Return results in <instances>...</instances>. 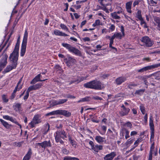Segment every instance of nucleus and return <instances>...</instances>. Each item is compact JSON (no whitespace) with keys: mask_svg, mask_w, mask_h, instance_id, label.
I'll return each mask as SVG.
<instances>
[{"mask_svg":"<svg viewBox=\"0 0 160 160\" xmlns=\"http://www.w3.org/2000/svg\"><path fill=\"white\" fill-rule=\"evenodd\" d=\"M41 77V76L40 74H38L37 76H36L31 82L30 84H34L38 82H42V81H44L45 80H47V79H44V80H41L40 77Z\"/></svg>","mask_w":160,"mask_h":160,"instance_id":"nucleus-14","label":"nucleus"},{"mask_svg":"<svg viewBox=\"0 0 160 160\" xmlns=\"http://www.w3.org/2000/svg\"><path fill=\"white\" fill-rule=\"evenodd\" d=\"M139 20L141 21L140 24L142 25L143 24H145L146 22L142 18H141V19H140Z\"/></svg>","mask_w":160,"mask_h":160,"instance_id":"nucleus-64","label":"nucleus"},{"mask_svg":"<svg viewBox=\"0 0 160 160\" xmlns=\"http://www.w3.org/2000/svg\"><path fill=\"white\" fill-rule=\"evenodd\" d=\"M15 96V93H13L12 92L10 97V99L11 100H13Z\"/></svg>","mask_w":160,"mask_h":160,"instance_id":"nucleus-63","label":"nucleus"},{"mask_svg":"<svg viewBox=\"0 0 160 160\" xmlns=\"http://www.w3.org/2000/svg\"><path fill=\"white\" fill-rule=\"evenodd\" d=\"M149 125L151 131H154V125L153 123V120L152 116H150V117Z\"/></svg>","mask_w":160,"mask_h":160,"instance_id":"nucleus-23","label":"nucleus"},{"mask_svg":"<svg viewBox=\"0 0 160 160\" xmlns=\"http://www.w3.org/2000/svg\"><path fill=\"white\" fill-rule=\"evenodd\" d=\"M92 98L96 100H102V98L98 96H96L94 97H93Z\"/></svg>","mask_w":160,"mask_h":160,"instance_id":"nucleus-54","label":"nucleus"},{"mask_svg":"<svg viewBox=\"0 0 160 160\" xmlns=\"http://www.w3.org/2000/svg\"><path fill=\"white\" fill-rule=\"evenodd\" d=\"M41 116L40 115H35L32 121L29 123V124L31 125V127L32 128L35 127V125L41 122V121L40 119Z\"/></svg>","mask_w":160,"mask_h":160,"instance_id":"nucleus-8","label":"nucleus"},{"mask_svg":"<svg viewBox=\"0 0 160 160\" xmlns=\"http://www.w3.org/2000/svg\"><path fill=\"white\" fill-rule=\"evenodd\" d=\"M53 33L54 34H55L57 36H62L64 37L68 36L67 34L62 32L61 31H60L58 29L55 30L53 32Z\"/></svg>","mask_w":160,"mask_h":160,"instance_id":"nucleus-19","label":"nucleus"},{"mask_svg":"<svg viewBox=\"0 0 160 160\" xmlns=\"http://www.w3.org/2000/svg\"><path fill=\"white\" fill-rule=\"evenodd\" d=\"M18 51V49H14L13 52L11 54L9 57V59L11 64L17 66L19 56Z\"/></svg>","mask_w":160,"mask_h":160,"instance_id":"nucleus-3","label":"nucleus"},{"mask_svg":"<svg viewBox=\"0 0 160 160\" xmlns=\"http://www.w3.org/2000/svg\"><path fill=\"white\" fill-rule=\"evenodd\" d=\"M115 28V26L113 24H111L110 27L109 28V29H110L111 31H113Z\"/></svg>","mask_w":160,"mask_h":160,"instance_id":"nucleus-56","label":"nucleus"},{"mask_svg":"<svg viewBox=\"0 0 160 160\" xmlns=\"http://www.w3.org/2000/svg\"><path fill=\"white\" fill-rule=\"evenodd\" d=\"M58 114L63 115L66 117H69L71 115V113L68 111L64 110H58Z\"/></svg>","mask_w":160,"mask_h":160,"instance_id":"nucleus-16","label":"nucleus"},{"mask_svg":"<svg viewBox=\"0 0 160 160\" xmlns=\"http://www.w3.org/2000/svg\"><path fill=\"white\" fill-rule=\"evenodd\" d=\"M55 141L56 142H59L61 144H63L64 141L61 138L64 139L67 138V134L66 132L63 130L57 131L54 134Z\"/></svg>","mask_w":160,"mask_h":160,"instance_id":"nucleus-2","label":"nucleus"},{"mask_svg":"<svg viewBox=\"0 0 160 160\" xmlns=\"http://www.w3.org/2000/svg\"><path fill=\"white\" fill-rule=\"evenodd\" d=\"M140 2V1L139 0H136L133 2V7H134L136 5H138L139 4V3Z\"/></svg>","mask_w":160,"mask_h":160,"instance_id":"nucleus-50","label":"nucleus"},{"mask_svg":"<svg viewBox=\"0 0 160 160\" xmlns=\"http://www.w3.org/2000/svg\"><path fill=\"white\" fill-rule=\"evenodd\" d=\"M140 109L141 110V112L143 114H145V108L144 107V105L142 104H141L140 106Z\"/></svg>","mask_w":160,"mask_h":160,"instance_id":"nucleus-37","label":"nucleus"},{"mask_svg":"<svg viewBox=\"0 0 160 160\" xmlns=\"http://www.w3.org/2000/svg\"><path fill=\"white\" fill-rule=\"evenodd\" d=\"M54 68L57 71H61L62 70V69L61 67L59 65H56L54 67Z\"/></svg>","mask_w":160,"mask_h":160,"instance_id":"nucleus-48","label":"nucleus"},{"mask_svg":"<svg viewBox=\"0 0 160 160\" xmlns=\"http://www.w3.org/2000/svg\"><path fill=\"white\" fill-rule=\"evenodd\" d=\"M22 81V78H21L19 80V81H18V83L17 84L16 86L17 87H19L18 90H19L21 88H22V85L21 84L20 85L21 82Z\"/></svg>","mask_w":160,"mask_h":160,"instance_id":"nucleus-46","label":"nucleus"},{"mask_svg":"<svg viewBox=\"0 0 160 160\" xmlns=\"http://www.w3.org/2000/svg\"><path fill=\"white\" fill-rule=\"evenodd\" d=\"M42 84L41 83H39L34 85L30 86L28 89L27 91L29 92L31 91L35 90L40 88Z\"/></svg>","mask_w":160,"mask_h":160,"instance_id":"nucleus-12","label":"nucleus"},{"mask_svg":"<svg viewBox=\"0 0 160 160\" xmlns=\"http://www.w3.org/2000/svg\"><path fill=\"white\" fill-rule=\"evenodd\" d=\"M134 141V140L132 139L131 140H129V139L126 142L127 145H128V144H132Z\"/></svg>","mask_w":160,"mask_h":160,"instance_id":"nucleus-55","label":"nucleus"},{"mask_svg":"<svg viewBox=\"0 0 160 160\" xmlns=\"http://www.w3.org/2000/svg\"><path fill=\"white\" fill-rule=\"evenodd\" d=\"M159 67H160V63L145 67L138 70V72H142L144 71L156 68Z\"/></svg>","mask_w":160,"mask_h":160,"instance_id":"nucleus-9","label":"nucleus"},{"mask_svg":"<svg viewBox=\"0 0 160 160\" xmlns=\"http://www.w3.org/2000/svg\"><path fill=\"white\" fill-rule=\"evenodd\" d=\"M29 96V92H28V91H27L25 95V96L23 97V99L25 100L26 101L28 98V97Z\"/></svg>","mask_w":160,"mask_h":160,"instance_id":"nucleus-49","label":"nucleus"},{"mask_svg":"<svg viewBox=\"0 0 160 160\" xmlns=\"http://www.w3.org/2000/svg\"><path fill=\"white\" fill-rule=\"evenodd\" d=\"M21 103H17L15 105L13 106V108L16 111L19 110L21 108Z\"/></svg>","mask_w":160,"mask_h":160,"instance_id":"nucleus-28","label":"nucleus"},{"mask_svg":"<svg viewBox=\"0 0 160 160\" xmlns=\"http://www.w3.org/2000/svg\"><path fill=\"white\" fill-rule=\"evenodd\" d=\"M126 80V78L125 77H121L116 78L115 81L117 85H120Z\"/></svg>","mask_w":160,"mask_h":160,"instance_id":"nucleus-17","label":"nucleus"},{"mask_svg":"<svg viewBox=\"0 0 160 160\" xmlns=\"http://www.w3.org/2000/svg\"><path fill=\"white\" fill-rule=\"evenodd\" d=\"M17 66L13 64H11V65H8L4 70V72L6 73L8 72L12 69L15 68Z\"/></svg>","mask_w":160,"mask_h":160,"instance_id":"nucleus-18","label":"nucleus"},{"mask_svg":"<svg viewBox=\"0 0 160 160\" xmlns=\"http://www.w3.org/2000/svg\"><path fill=\"white\" fill-rule=\"evenodd\" d=\"M28 37V32L27 30H26L24 32L23 39L21 46V48L20 53V55L21 57L24 56L26 52Z\"/></svg>","mask_w":160,"mask_h":160,"instance_id":"nucleus-4","label":"nucleus"},{"mask_svg":"<svg viewBox=\"0 0 160 160\" xmlns=\"http://www.w3.org/2000/svg\"><path fill=\"white\" fill-rule=\"evenodd\" d=\"M120 31L122 32V34L123 35V36H125L124 28L123 26H122L120 27Z\"/></svg>","mask_w":160,"mask_h":160,"instance_id":"nucleus-57","label":"nucleus"},{"mask_svg":"<svg viewBox=\"0 0 160 160\" xmlns=\"http://www.w3.org/2000/svg\"><path fill=\"white\" fill-rule=\"evenodd\" d=\"M116 155V153L115 152H112L106 155L104 157L103 159L104 160H112Z\"/></svg>","mask_w":160,"mask_h":160,"instance_id":"nucleus-13","label":"nucleus"},{"mask_svg":"<svg viewBox=\"0 0 160 160\" xmlns=\"http://www.w3.org/2000/svg\"><path fill=\"white\" fill-rule=\"evenodd\" d=\"M136 17L138 18L139 20L142 18L141 14V11L140 10H138L136 13Z\"/></svg>","mask_w":160,"mask_h":160,"instance_id":"nucleus-31","label":"nucleus"},{"mask_svg":"<svg viewBox=\"0 0 160 160\" xmlns=\"http://www.w3.org/2000/svg\"><path fill=\"white\" fill-rule=\"evenodd\" d=\"M68 101L67 99H60V104L64 103Z\"/></svg>","mask_w":160,"mask_h":160,"instance_id":"nucleus-52","label":"nucleus"},{"mask_svg":"<svg viewBox=\"0 0 160 160\" xmlns=\"http://www.w3.org/2000/svg\"><path fill=\"white\" fill-rule=\"evenodd\" d=\"M140 41L142 43V46L146 47H151L154 44L151 39L147 36L142 37L140 39Z\"/></svg>","mask_w":160,"mask_h":160,"instance_id":"nucleus-6","label":"nucleus"},{"mask_svg":"<svg viewBox=\"0 0 160 160\" xmlns=\"http://www.w3.org/2000/svg\"><path fill=\"white\" fill-rule=\"evenodd\" d=\"M145 90L144 89H141L140 90H136L135 94L138 95H141L144 92Z\"/></svg>","mask_w":160,"mask_h":160,"instance_id":"nucleus-39","label":"nucleus"},{"mask_svg":"<svg viewBox=\"0 0 160 160\" xmlns=\"http://www.w3.org/2000/svg\"><path fill=\"white\" fill-rule=\"evenodd\" d=\"M154 20L158 24V27L159 28L158 30L160 29V18L158 17H155L154 18Z\"/></svg>","mask_w":160,"mask_h":160,"instance_id":"nucleus-27","label":"nucleus"},{"mask_svg":"<svg viewBox=\"0 0 160 160\" xmlns=\"http://www.w3.org/2000/svg\"><path fill=\"white\" fill-rule=\"evenodd\" d=\"M83 86L86 88L95 90H101L104 87L102 83L97 80H94L85 83Z\"/></svg>","mask_w":160,"mask_h":160,"instance_id":"nucleus-1","label":"nucleus"},{"mask_svg":"<svg viewBox=\"0 0 160 160\" xmlns=\"http://www.w3.org/2000/svg\"><path fill=\"white\" fill-rule=\"evenodd\" d=\"M152 74H151L148 76H145L141 77V79L143 81L145 85L148 86V82L147 81V79L150 78Z\"/></svg>","mask_w":160,"mask_h":160,"instance_id":"nucleus-24","label":"nucleus"},{"mask_svg":"<svg viewBox=\"0 0 160 160\" xmlns=\"http://www.w3.org/2000/svg\"><path fill=\"white\" fill-rule=\"evenodd\" d=\"M52 104L54 106L59 105L58 100H54L52 102Z\"/></svg>","mask_w":160,"mask_h":160,"instance_id":"nucleus-53","label":"nucleus"},{"mask_svg":"<svg viewBox=\"0 0 160 160\" xmlns=\"http://www.w3.org/2000/svg\"><path fill=\"white\" fill-rule=\"evenodd\" d=\"M0 122L7 129L9 128L11 126V125L2 119H0Z\"/></svg>","mask_w":160,"mask_h":160,"instance_id":"nucleus-26","label":"nucleus"},{"mask_svg":"<svg viewBox=\"0 0 160 160\" xmlns=\"http://www.w3.org/2000/svg\"><path fill=\"white\" fill-rule=\"evenodd\" d=\"M32 154V150L31 148H29L28 152L24 157L22 160H29L31 158Z\"/></svg>","mask_w":160,"mask_h":160,"instance_id":"nucleus-21","label":"nucleus"},{"mask_svg":"<svg viewBox=\"0 0 160 160\" xmlns=\"http://www.w3.org/2000/svg\"><path fill=\"white\" fill-rule=\"evenodd\" d=\"M112 17L114 19H119L120 18V17L118 16L117 14V13L115 12H113L111 13Z\"/></svg>","mask_w":160,"mask_h":160,"instance_id":"nucleus-38","label":"nucleus"},{"mask_svg":"<svg viewBox=\"0 0 160 160\" xmlns=\"http://www.w3.org/2000/svg\"><path fill=\"white\" fill-rule=\"evenodd\" d=\"M46 127H48V129L47 130V131H44L43 133L44 134H46L49 131V128H50V125H49V124L48 123H47L46 124Z\"/></svg>","mask_w":160,"mask_h":160,"instance_id":"nucleus-51","label":"nucleus"},{"mask_svg":"<svg viewBox=\"0 0 160 160\" xmlns=\"http://www.w3.org/2000/svg\"><path fill=\"white\" fill-rule=\"evenodd\" d=\"M152 152L151 151V150H150L148 159L151 160H152Z\"/></svg>","mask_w":160,"mask_h":160,"instance_id":"nucleus-58","label":"nucleus"},{"mask_svg":"<svg viewBox=\"0 0 160 160\" xmlns=\"http://www.w3.org/2000/svg\"><path fill=\"white\" fill-rule=\"evenodd\" d=\"M141 140L138 139L134 143V145L135 146L132 148V149H134L135 148L137 147L139 144V143L141 142Z\"/></svg>","mask_w":160,"mask_h":160,"instance_id":"nucleus-45","label":"nucleus"},{"mask_svg":"<svg viewBox=\"0 0 160 160\" xmlns=\"http://www.w3.org/2000/svg\"><path fill=\"white\" fill-rule=\"evenodd\" d=\"M137 134V132L136 131H133L131 132L130 135L131 136H134Z\"/></svg>","mask_w":160,"mask_h":160,"instance_id":"nucleus-61","label":"nucleus"},{"mask_svg":"<svg viewBox=\"0 0 160 160\" xmlns=\"http://www.w3.org/2000/svg\"><path fill=\"white\" fill-rule=\"evenodd\" d=\"M58 114V110L53 111L51 112L48 113L46 114V116H51L54 115H57Z\"/></svg>","mask_w":160,"mask_h":160,"instance_id":"nucleus-33","label":"nucleus"},{"mask_svg":"<svg viewBox=\"0 0 160 160\" xmlns=\"http://www.w3.org/2000/svg\"><path fill=\"white\" fill-rule=\"evenodd\" d=\"M124 126H125L129 127L130 128H131L132 127V125L131 124V123L129 122H128L125 123L124 124Z\"/></svg>","mask_w":160,"mask_h":160,"instance_id":"nucleus-44","label":"nucleus"},{"mask_svg":"<svg viewBox=\"0 0 160 160\" xmlns=\"http://www.w3.org/2000/svg\"><path fill=\"white\" fill-rule=\"evenodd\" d=\"M116 35V38H119L121 39L122 37H124V36H123V35L121 34L120 32H117L115 33Z\"/></svg>","mask_w":160,"mask_h":160,"instance_id":"nucleus-41","label":"nucleus"},{"mask_svg":"<svg viewBox=\"0 0 160 160\" xmlns=\"http://www.w3.org/2000/svg\"><path fill=\"white\" fill-rule=\"evenodd\" d=\"M92 149L96 152H98L99 150H101L102 149V147L101 145H94Z\"/></svg>","mask_w":160,"mask_h":160,"instance_id":"nucleus-25","label":"nucleus"},{"mask_svg":"<svg viewBox=\"0 0 160 160\" xmlns=\"http://www.w3.org/2000/svg\"><path fill=\"white\" fill-rule=\"evenodd\" d=\"M60 26L62 29L65 30L66 31H68L69 30L68 28L64 24L61 23L60 25Z\"/></svg>","mask_w":160,"mask_h":160,"instance_id":"nucleus-43","label":"nucleus"},{"mask_svg":"<svg viewBox=\"0 0 160 160\" xmlns=\"http://www.w3.org/2000/svg\"><path fill=\"white\" fill-rule=\"evenodd\" d=\"M67 60L66 64L68 66H70L74 63L75 62L76 60L72 57L68 55L66 59Z\"/></svg>","mask_w":160,"mask_h":160,"instance_id":"nucleus-15","label":"nucleus"},{"mask_svg":"<svg viewBox=\"0 0 160 160\" xmlns=\"http://www.w3.org/2000/svg\"><path fill=\"white\" fill-rule=\"evenodd\" d=\"M130 109L129 108H127L121 110L120 111V114L121 116H123L127 115L129 112Z\"/></svg>","mask_w":160,"mask_h":160,"instance_id":"nucleus-20","label":"nucleus"},{"mask_svg":"<svg viewBox=\"0 0 160 160\" xmlns=\"http://www.w3.org/2000/svg\"><path fill=\"white\" fill-rule=\"evenodd\" d=\"M3 118L5 119L10 120L11 122L17 124L19 126L20 128H22L21 125L16 121V120L15 118H13V117H11L8 115L3 116Z\"/></svg>","mask_w":160,"mask_h":160,"instance_id":"nucleus-11","label":"nucleus"},{"mask_svg":"<svg viewBox=\"0 0 160 160\" xmlns=\"http://www.w3.org/2000/svg\"><path fill=\"white\" fill-rule=\"evenodd\" d=\"M37 145L41 146L42 148L45 149L47 147H51L52 144L50 140L48 141H44L41 143H36Z\"/></svg>","mask_w":160,"mask_h":160,"instance_id":"nucleus-10","label":"nucleus"},{"mask_svg":"<svg viewBox=\"0 0 160 160\" xmlns=\"http://www.w3.org/2000/svg\"><path fill=\"white\" fill-rule=\"evenodd\" d=\"M62 45L66 48L70 52L74 53L75 55L81 56L82 55L81 51L75 47H73L70 44L67 43H62Z\"/></svg>","mask_w":160,"mask_h":160,"instance_id":"nucleus-5","label":"nucleus"},{"mask_svg":"<svg viewBox=\"0 0 160 160\" xmlns=\"http://www.w3.org/2000/svg\"><path fill=\"white\" fill-rule=\"evenodd\" d=\"M144 122L145 123H147L148 121V114L147 113L144 116Z\"/></svg>","mask_w":160,"mask_h":160,"instance_id":"nucleus-59","label":"nucleus"},{"mask_svg":"<svg viewBox=\"0 0 160 160\" xmlns=\"http://www.w3.org/2000/svg\"><path fill=\"white\" fill-rule=\"evenodd\" d=\"M88 77V76H87L85 77H79L77 79V81H78V83H79V82H82L85 80L86 79V78Z\"/></svg>","mask_w":160,"mask_h":160,"instance_id":"nucleus-40","label":"nucleus"},{"mask_svg":"<svg viewBox=\"0 0 160 160\" xmlns=\"http://www.w3.org/2000/svg\"><path fill=\"white\" fill-rule=\"evenodd\" d=\"M138 86V85L135 84L134 82H132L129 83L128 86V88L130 89H132V87H136Z\"/></svg>","mask_w":160,"mask_h":160,"instance_id":"nucleus-35","label":"nucleus"},{"mask_svg":"<svg viewBox=\"0 0 160 160\" xmlns=\"http://www.w3.org/2000/svg\"><path fill=\"white\" fill-rule=\"evenodd\" d=\"M8 58V56L5 53H4L1 56L0 60V72L7 64Z\"/></svg>","mask_w":160,"mask_h":160,"instance_id":"nucleus-7","label":"nucleus"},{"mask_svg":"<svg viewBox=\"0 0 160 160\" xmlns=\"http://www.w3.org/2000/svg\"><path fill=\"white\" fill-rule=\"evenodd\" d=\"M19 39H20V37L18 38V40H17V43L16 45V46H15L14 49H16L19 50V44H20V41Z\"/></svg>","mask_w":160,"mask_h":160,"instance_id":"nucleus-42","label":"nucleus"},{"mask_svg":"<svg viewBox=\"0 0 160 160\" xmlns=\"http://www.w3.org/2000/svg\"><path fill=\"white\" fill-rule=\"evenodd\" d=\"M68 137L69 141L70 142L71 144L74 147L76 148V143L75 141H74L73 139H72L70 135L68 136Z\"/></svg>","mask_w":160,"mask_h":160,"instance_id":"nucleus-29","label":"nucleus"},{"mask_svg":"<svg viewBox=\"0 0 160 160\" xmlns=\"http://www.w3.org/2000/svg\"><path fill=\"white\" fill-rule=\"evenodd\" d=\"M103 138L99 136H96L95 138V140L99 143H101L103 141Z\"/></svg>","mask_w":160,"mask_h":160,"instance_id":"nucleus-32","label":"nucleus"},{"mask_svg":"<svg viewBox=\"0 0 160 160\" xmlns=\"http://www.w3.org/2000/svg\"><path fill=\"white\" fill-rule=\"evenodd\" d=\"M95 23L97 26L98 25L100 24V21L99 19L96 20L95 21Z\"/></svg>","mask_w":160,"mask_h":160,"instance_id":"nucleus-62","label":"nucleus"},{"mask_svg":"<svg viewBox=\"0 0 160 160\" xmlns=\"http://www.w3.org/2000/svg\"><path fill=\"white\" fill-rule=\"evenodd\" d=\"M125 133H126V135L125 136V139H127L130 137V136L129 135V131H128V130H127L126 129H125Z\"/></svg>","mask_w":160,"mask_h":160,"instance_id":"nucleus-47","label":"nucleus"},{"mask_svg":"<svg viewBox=\"0 0 160 160\" xmlns=\"http://www.w3.org/2000/svg\"><path fill=\"white\" fill-rule=\"evenodd\" d=\"M90 97H86L85 98H83L78 101V102L79 103L81 102H88L90 100Z\"/></svg>","mask_w":160,"mask_h":160,"instance_id":"nucleus-30","label":"nucleus"},{"mask_svg":"<svg viewBox=\"0 0 160 160\" xmlns=\"http://www.w3.org/2000/svg\"><path fill=\"white\" fill-rule=\"evenodd\" d=\"M63 160H79V159L76 158L71 157L69 156H67L65 157Z\"/></svg>","mask_w":160,"mask_h":160,"instance_id":"nucleus-36","label":"nucleus"},{"mask_svg":"<svg viewBox=\"0 0 160 160\" xmlns=\"http://www.w3.org/2000/svg\"><path fill=\"white\" fill-rule=\"evenodd\" d=\"M2 99L4 102H7L8 101V99L7 95L3 94L2 96Z\"/></svg>","mask_w":160,"mask_h":160,"instance_id":"nucleus-34","label":"nucleus"},{"mask_svg":"<svg viewBox=\"0 0 160 160\" xmlns=\"http://www.w3.org/2000/svg\"><path fill=\"white\" fill-rule=\"evenodd\" d=\"M154 131H151V140L152 138H153L154 137Z\"/></svg>","mask_w":160,"mask_h":160,"instance_id":"nucleus-60","label":"nucleus"},{"mask_svg":"<svg viewBox=\"0 0 160 160\" xmlns=\"http://www.w3.org/2000/svg\"><path fill=\"white\" fill-rule=\"evenodd\" d=\"M132 3V1L127 2L126 4V8L127 12L130 13H131L132 11L131 10V6Z\"/></svg>","mask_w":160,"mask_h":160,"instance_id":"nucleus-22","label":"nucleus"}]
</instances>
